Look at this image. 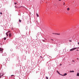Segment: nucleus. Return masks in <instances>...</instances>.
Wrapping results in <instances>:
<instances>
[{
    "instance_id": "obj_1",
    "label": "nucleus",
    "mask_w": 79,
    "mask_h": 79,
    "mask_svg": "<svg viewBox=\"0 0 79 79\" xmlns=\"http://www.w3.org/2000/svg\"><path fill=\"white\" fill-rule=\"evenodd\" d=\"M76 48H73L70 49V51H73V50H75V49H76Z\"/></svg>"
},
{
    "instance_id": "obj_2",
    "label": "nucleus",
    "mask_w": 79,
    "mask_h": 79,
    "mask_svg": "<svg viewBox=\"0 0 79 79\" xmlns=\"http://www.w3.org/2000/svg\"><path fill=\"white\" fill-rule=\"evenodd\" d=\"M11 32L10 31H8L6 33V34L7 36H8V33Z\"/></svg>"
},
{
    "instance_id": "obj_3",
    "label": "nucleus",
    "mask_w": 79,
    "mask_h": 79,
    "mask_svg": "<svg viewBox=\"0 0 79 79\" xmlns=\"http://www.w3.org/2000/svg\"><path fill=\"white\" fill-rule=\"evenodd\" d=\"M3 74L0 73V78H2V77H3Z\"/></svg>"
},
{
    "instance_id": "obj_4",
    "label": "nucleus",
    "mask_w": 79,
    "mask_h": 79,
    "mask_svg": "<svg viewBox=\"0 0 79 79\" xmlns=\"http://www.w3.org/2000/svg\"><path fill=\"white\" fill-rule=\"evenodd\" d=\"M3 49L0 48V52H2V51H3Z\"/></svg>"
},
{
    "instance_id": "obj_5",
    "label": "nucleus",
    "mask_w": 79,
    "mask_h": 79,
    "mask_svg": "<svg viewBox=\"0 0 79 79\" xmlns=\"http://www.w3.org/2000/svg\"><path fill=\"white\" fill-rule=\"evenodd\" d=\"M52 34H55V35H60V34H58V33H52Z\"/></svg>"
},
{
    "instance_id": "obj_6",
    "label": "nucleus",
    "mask_w": 79,
    "mask_h": 79,
    "mask_svg": "<svg viewBox=\"0 0 79 79\" xmlns=\"http://www.w3.org/2000/svg\"><path fill=\"white\" fill-rule=\"evenodd\" d=\"M67 75V73H65L64 75H63V76H66Z\"/></svg>"
},
{
    "instance_id": "obj_7",
    "label": "nucleus",
    "mask_w": 79,
    "mask_h": 79,
    "mask_svg": "<svg viewBox=\"0 0 79 79\" xmlns=\"http://www.w3.org/2000/svg\"><path fill=\"white\" fill-rule=\"evenodd\" d=\"M11 33H9V37H11Z\"/></svg>"
},
{
    "instance_id": "obj_8",
    "label": "nucleus",
    "mask_w": 79,
    "mask_h": 79,
    "mask_svg": "<svg viewBox=\"0 0 79 79\" xmlns=\"http://www.w3.org/2000/svg\"><path fill=\"white\" fill-rule=\"evenodd\" d=\"M70 73H74V71H69Z\"/></svg>"
},
{
    "instance_id": "obj_9",
    "label": "nucleus",
    "mask_w": 79,
    "mask_h": 79,
    "mask_svg": "<svg viewBox=\"0 0 79 79\" xmlns=\"http://www.w3.org/2000/svg\"><path fill=\"white\" fill-rule=\"evenodd\" d=\"M14 56L15 55L14 54H12V57H14Z\"/></svg>"
},
{
    "instance_id": "obj_10",
    "label": "nucleus",
    "mask_w": 79,
    "mask_h": 79,
    "mask_svg": "<svg viewBox=\"0 0 79 79\" xmlns=\"http://www.w3.org/2000/svg\"><path fill=\"white\" fill-rule=\"evenodd\" d=\"M36 15L37 17H39V15L37 14V13H36Z\"/></svg>"
},
{
    "instance_id": "obj_11",
    "label": "nucleus",
    "mask_w": 79,
    "mask_h": 79,
    "mask_svg": "<svg viewBox=\"0 0 79 79\" xmlns=\"http://www.w3.org/2000/svg\"><path fill=\"white\" fill-rule=\"evenodd\" d=\"M61 42V40H60L59 41V43L60 44H62V43Z\"/></svg>"
},
{
    "instance_id": "obj_12",
    "label": "nucleus",
    "mask_w": 79,
    "mask_h": 79,
    "mask_svg": "<svg viewBox=\"0 0 79 79\" xmlns=\"http://www.w3.org/2000/svg\"><path fill=\"white\" fill-rule=\"evenodd\" d=\"M4 56H6V53H4Z\"/></svg>"
},
{
    "instance_id": "obj_13",
    "label": "nucleus",
    "mask_w": 79,
    "mask_h": 79,
    "mask_svg": "<svg viewBox=\"0 0 79 79\" xmlns=\"http://www.w3.org/2000/svg\"><path fill=\"white\" fill-rule=\"evenodd\" d=\"M77 76H79V73H77Z\"/></svg>"
},
{
    "instance_id": "obj_14",
    "label": "nucleus",
    "mask_w": 79,
    "mask_h": 79,
    "mask_svg": "<svg viewBox=\"0 0 79 79\" xmlns=\"http://www.w3.org/2000/svg\"><path fill=\"white\" fill-rule=\"evenodd\" d=\"M57 72L58 73V74H60V73H59V72H58V71H57Z\"/></svg>"
},
{
    "instance_id": "obj_15",
    "label": "nucleus",
    "mask_w": 79,
    "mask_h": 79,
    "mask_svg": "<svg viewBox=\"0 0 79 79\" xmlns=\"http://www.w3.org/2000/svg\"><path fill=\"white\" fill-rule=\"evenodd\" d=\"M67 10H68V11H69V8H67Z\"/></svg>"
},
{
    "instance_id": "obj_16",
    "label": "nucleus",
    "mask_w": 79,
    "mask_h": 79,
    "mask_svg": "<svg viewBox=\"0 0 79 79\" xmlns=\"http://www.w3.org/2000/svg\"><path fill=\"white\" fill-rule=\"evenodd\" d=\"M48 66H51V64L50 63V64H49Z\"/></svg>"
},
{
    "instance_id": "obj_17",
    "label": "nucleus",
    "mask_w": 79,
    "mask_h": 79,
    "mask_svg": "<svg viewBox=\"0 0 79 79\" xmlns=\"http://www.w3.org/2000/svg\"><path fill=\"white\" fill-rule=\"evenodd\" d=\"M19 23H21V20L20 19H19Z\"/></svg>"
},
{
    "instance_id": "obj_18",
    "label": "nucleus",
    "mask_w": 79,
    "mask_h": 79,
    "mask_svg": "<svg viewBox=\"0 0 79 79\" xmlns=\"http://www.w3.org/2000/svg\"><path fill=\"white\" fill-rule=\"evenodd\" d=\"M3 65H5V63L3 62Z\"/></svg>"
},
{
    "instance_id": "obj_19",
    "label": "nucleus",
    "mask_w": 79,
    "mask_h": 79,
    "mask_svg": "<svg viewBox=\"0 0 79 79\" xmlns=\"http://www.w3.org/2000/svg\"><path fill=\"white\" fill-rule=\"evenodd\" d=\"M52 40V41H53L54 42H55V40H53L52 39H51Z\"/></svg>"
},
{
    "instance_id": "obj_20",
    "label": "nucleus",
    "mask_w": 79,
    "mask_h": 79,
    "mask_svg": "<svg viewBox=\"0 0 79 79\" xmlns=\"http://www.w3.org/2000/svg\"><path fill=\"white\" fill-rule=\"evenodd\" d=\"M55 51H57V48H55Z\"/></svg>"
},
{
    "instance_id": "obj_21",
    "label": "nucleus",
    "mask_w": 79,
    "mask_h": 79,
    "mask_svg": "<svg viewBox=\"0 0 79 79\" xmlns=\"http://www.w3.org/2000/svg\"><path fill=\"white\" fill-rule=\"evenodd\" d=\"M10 51H11V52H12V51H13V49H10Z\"/></svg>"
},
{
    "instance_id": "obj_22",
    "label": "nucleus",
    "mask_w": 79,
    "mask_h": 79,
    "mask_svg": "<svg viewBox=\"0 0 79 79\" xmlns=\"http://www.w3.org/2000/svg\"><path fill=\"white\" fill-rule=\"evenodd\" d=\"M6 37H5V38H4V40H6Z\"/></svg>"
},
{
    "instance_id": "obj_23",
    "label": "nucleus",
    "mask_w": 79,
    "mask_h": 79,
    "mask_svg": "<svg viewBox=\"0 0 79 79\" xmlns=\"http://www.w3.org/2000/svg\"><path fill=\"white\" fill-rule=\"evenodd\" d=\"M17 59L19 60V57H17Z\"/></svg>"
},
{
    "instance_id": "obj_24",
    "label": "nucleus",
    "mask_w": 79,
    "mask_h": 79,
    "mask_svg": "<svg viewBox=\"0 0 79 79\" xmlns=\"http://www.w3.org/2000/svg\"><path fill=\"white\" fill-rule=\"evenodd\" d=\"M46 78L47 79H48V77H46Z\"/></svg>"
},
{
    "instance_id": "obj_25",
    "label": "nucleus",
    "mask_w": 79,
    "mask_h": 79,
    "mask_svg": "<svg viewBox=\"0 0 79 79\" xmlns=\"http://www.w3.org/2000/svg\"><path fill=\"white\" fill-rule=\"evenodd\" d=\"M0 14H1V15H2V13L0 12Z\"/></svg>"
},
{
    "instance_id": "obj_26",
    "label": "nucleus",
    "mask_w": 79,
    "mask_h": 79,
    "mask_svg": "<svg viewBox=\"0 0 79 79\" xmlns=\"http://www.w3.org/2000/svg\"><path fill=\"white\" fill-rule=\"evenodd\" d=\"M15 5L17 4V3L15 2Z\"/></svg>"
},
{
    "instance_id": "obj_27",
    "label": "nucleus",
    "mask_w": 79,
    "mask_h": 79,
    "mask_svg": "<svg viewBox=\"0 0 79 79\" xmlns=\"http://www.w3.org/2000/svg\"><path fill=\"white\" fill-rule=\"evenodd\" d=\"M69 42H72L71 40H69Z\"/></svg>"
},
{
    "instance_id": "obj_28",
    "label": "nucleus",
    "mask_w": 79,
    "mask_h": 79,
    "mask_svg": "<svg viewBox=\"0 0 79 79\" xmlns=\"http://www.w3.org/2000/svg\"><path fill=\"white\" fill-rule=\"evenodd\" d=\"M11 76H14V75H11Z\"/></svg>"
},
{
    "instance_id": "obj_29",
    "label": "nucleus",
    "mask_w": 79,
    "mask_h": 79,
    "mask_svg": "<svg viewBox=\"0 0 79 79\" xmlns=\"http://www.w3.org/2000/svg\"><path fill=\"white\" fill-rule=\"evenodd\" d=\"M15 8H17V7L16 6H15Z\"/></svg>"
},
{
    "instance_id": "obj_30",
    "label": "nucleus",
    "mask_w": 79,
    "mask_h": 79,
    "mask_svg": "<svg viewBox=\"0 0 79 79\" xmlns=\"http://www.w3.org/2000/svg\"><path fill=\"white\" fill-rule=\"evenodd\" d=\"M60 75H61V76H63V75H62V74H60Z\"/></svg>"
},
{
    "instance_id": "obj_31",
    "label": "nucleus",
    "mask_w": 79,
    "mask_h": 79,
    "mask_svg": "<svg viewBox=\"0 0 79 79\" xmlns=\"http://www.w3.org/2000/svg\"><path fill=\"white\" fill-rule=\"evenodd\" d=\"M43 42H45V40H43Z\"/></svg>"
},
{
    "instance_id": "obj_32",
    "label": "nucleus",
    "mask_w": 79,
    "mask_h": 79,
    "mask_svg": "<svg viewBox=\"0 0 79 79\" xmlns=\"http://www.w3.org/2000/svg\"><path fill=\"white\" fill-rule=\"evenodd\" d=\"M64 4H65V3L64 2Z\"/></svg>"
},
{
    "instance_id": "obj_33",
    "label": "nucleus",
    "mask_w": 79,
    "mask_h": 79,
    "mask_svg": "<svg viewBox=\"0 0 79 79\" xmlns=\"http://www.w3.org/2000/svg\"><path fill=\"white\" fill-rule=\"evenodd\" d=\"M78 44L79 45V42H78Z\"/></svg>"
},
{
    "instance_id": "obj_34",
    "label": "nucleus",
    "mask_w": 79,
    "mask_h": 79,
    "mask_svg": "<svg viewBox=\"0 0 79 79\" xmlns=\"http://www.w3.org/2000/svg\"><path fill=\"white\" fill-rule=\"evenodd\" d=\"M61 65H62V64H60V66H61Z\"/></svg>"
},
{
    "instance_id": "obj_35",
    "label": "nucleus",
    "mask_w": 79,
    "mask_h": 79,
    "mask_svg": "<svg viewBox=\"0 0 79 79\" xmlns=\"http://www.w3.org/2000/svg\"><path fill=\"white\" fill-rule=\"evenodd\" d=\"M40 58H42V56H40Z\"/></svg>"
},
{
    "instance_id": "obj_36",
    "label": "nucleus",
    "mask_w": 79,
    "mask_h": 79,
    "mask_svg": "<svg viewBox=\"0 0 79 79\" xmlns=\"http://www.w3.org/2000/svg\"><path fill=\"white\" fill-rule=\"evenodd\" d=\"M77 60H79V58H77Z\"/></svg>"
},
{
    "instance_id": "obj_37",
    "label": "nucleus",
    "mask_w": 79,
    "mask_h": 79,
    "mask_svg": "<svg viewBox=\"0 0 79 79\" xmlns=\"http://www.w3.org/2000/svg\"><path fill=\"white\" fill-rule=\"evenodd\" d=\"M59 0V1H61V0Z\"/></svg>"
},
{
    "instance_id": "obj_38",
    "label": "nucleus",
    "mask_w": 79,
    "mask_h": 79,
    "mask_svg": "<svg viewBox=\"0 0 79 79\" xmlns=\"http://www.w3.org/2000/svg\"><path fill=\"white\" fill-rule=\"evenodd\" d=\"M78 50H77V51H78Z\"/></svg>"
},
{
    "instance_id": "obj_39",
    "label": "nucleus",
    "mask_w": 79,
    "mask_h": 79,
    "mask_svg": "<svg viewBox=\"0 0 79 79\" xmlns=\"http://www.w3.org/2000/svg\"><path fill=\"white\" fill-rule=\"evenodd\" d=\"M2 52H3V51H2Z\"/></svg>"
},
{
    "instance_id": "obj_40",
    "label": "nucleus",
    "mask_w": 79,
    "mask_h": 79,
    "mask_svg": "<svg viewBox=\"0 0 79 79\" xmlns=\"http://www.w3.org/2000/svg\"><path fill=\"white\" fill-rule=\"evenodd\" d=\"M49 58H51V57H50Z\"/></svg>"
},
{
    "instance_id": "obj_41",
    "label": "nucleus",
    "mask_w": 79,
    "mask_h": 79,
    "mask_svg": "<svg viewBox=\"0 0 79 79\" xmlns=\"http://www.w3.org/2000/svg\"><path fill=\"white\" fill-rule=\"evenodd\" d=\"M54 5H55H55H56L55 4Z\"/></svg>"
},
{
    "instance_id": "obj_42",
    "label": "nucleus",
    "mask_w": 79,
    "mask_h": 79,
    "mask_svg": "<svg viewBox=\"0 0 79 79\" xmlns=\"http://www.w3.org/2000/svg\"><path fill=\"white\" fill-rule=\"evenodd\" d=\"M53 43H54V42H53Z\"/></svg>"
}]
</instances>
